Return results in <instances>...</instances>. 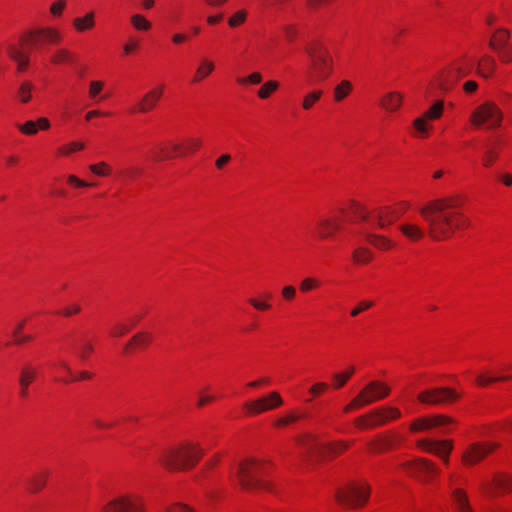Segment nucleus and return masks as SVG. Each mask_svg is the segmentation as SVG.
I'll use <instances>...</instances> for the list:
<instances>
[{
	"label": "nucleus",
	"mask_w": 512,
	"mask_h": 512,
	"mask_svg": "<svg viewBox=\"0 0 512 512\" xmlns=\"http://www.w3.org/2000/svg\"><path fill=\"white\" fill-rule=\"evenodd\" d=\"M321 95H322L321 90H316V91H312V92L308 93L303 99L302 107L305 110L311 109L312 106L314 105V103L320 99Z\"/></svg>",
	"instance_id": "44"
},
{
	"label": "nucleus",
	"mask_w": 512,
	"mask_h": 512,
	"mask_svg": "<svg viewBox=\"0 0 512 512\" xmlns=\"http://www.w3.org/2000/svg\"><path fill=\"white\" fill-rule=\"evenodd\" d=\"M6 51L9 57L16 63L17 70L19 72L25 71L29 66L30 56L29 52L24 50L23 43L20 42L19 44H8Z\"/></svg>",
	"instance_id": "18"
},
{
	"label": "nucleus",
	"mask_w": 512,
	"mask_h": 512,
	"mask_svg": "<svg viewBox=\"0 0 512 512\" xmlns=\"http://www.w3.org/2000/svg\"><path fill=\"white\" fill-rule=\"evenodd\" d=\"M501 61L509 63L512 61V45L504 47L497 51Z\"/></svg>",
	"instance_id": "58"
},
{
	"label": "nucleus",
	"mask_w": 512,
	"mask_h": 512,
	"mask_svg": "<svg viewBox=\"0 0 512 512\" xmlns=\"http://www.w3.org/2000/svg\"><path fill=\"white\" fill-rule=\"evenodd\" d=\"M74 59L73 54L67 49H59L56 50L53 56L51 57V62L55 64L60 63H71Z\"/></svg>",
	"instance_id": "40"
},
{
	"label": "nucleus",
	"mask_w": 512,
	"mask_h": 512,
	"mask_svg": "<svg viewBox=\"0 0 512 512\" xmlns=\"http://www.w3.org/2000/svg\"><path fill=\"white\" fill-rule=\"evenodd\" d=\"M283 404V399L278 392H270L256 400L244 404V409L249 415H259L265 411L275 409Z\"/></svg>",
	"instance_id": "11"
},
{
	"label": "nucleus",
	"mask_w": 512,
	"mask_h": 512,
	"mask_svg": "<svg viewBox=\"0 0 512 512\" xmlns=\"http://www.w3.org/2000/svg\"><path fill=\"white\" fill-rule=\"evenodd\" d=\"M503 114L492 102H485L478 106L471 115L470 121L476 127L486 124L488 128H496L501 125Z\"/></svg>",
	"instance_id": "7"
},
{
	"label": "nucleus",
	"mask_w": 512,
	"mask_h": 512,
	"mask_svg": "<svg viewBox=\"0 0 512 512\" xmlns=\"http://www.w3.org/2000/svg\"><path fill=\"white\" fill-rule=\"evenodd\" d=\"M403 467L408 474L421 477L423 480H427L430 475L438 473L434 464L426 459L408 461L403 464Z\"/></svg>",
	"instance_id": "12"
},
{
	"label": "nucleus",
	"mask_w": 512,
	"mask_h": 512,
	"mask_svg": "<svg viewBox=\"0 0 512 512\" xmlns=\"http://www.w3.org/2000/svg\"><path fill=\"white\" fill-rule=\"evenodd\" d=\"M246 15H247V12L245 10H240L237 13H235L228 20L230 27H236V26L242 24L246 19Z\"/></svg>",
	"instance_id": "56"
},
{
	"label": "nucleus",
	"mask_w": 512,
	"mask_h": 512,
	"mask_svg": "<svg viewBox=\"0 0 512 512\" xmlns=\"http://www.w3.org/2000/svg\"><path fill=\"white\" fill-rule=\"evenodd\" d=\"M496 490L507 492L512 490V478L506 475H499L494 479Z\"/></svg>",
	"instance_id": "41"
},
{
	"label": "nucleus",
	"mask_w": 512,
	"mask_h": 512,
	"mask_svg": "<svg viewBox=\"0 0 512 512\" xmlns=\"http://www.w3.org/2000/svg\"><path fill=\"white\" fill-rule=\"evenodd\" d=\"M365 239L375 248L380 250H388L394 246V243L387 237L382 235H377L374 233H365Z\"/></svg>",
	"instance_id": "25"
},
{
	"label": "nucleus",
	"mask_w": 512,
	"mask_h": 512,
	"mask_svg": "<svg viewBox=\"0 0 512 512\" xmlns=\"http://www.w3.org/2000/svg\"><path fill=\"white\" fill-rule=\"evenodd\" d=\"M496 63L490 56H484L481 62L478 64L479 72L488 77L495 69Z\"/></svg>",
	"instance_id": "39"
},
{
	"label": "nucleus",
	"mask_w": 512,
	"mask_h": 512,
	"mask_svg": "<svg viewBox=\"0 0 512 512\" xmlns=\"http://www.w3.org/2000/svg\"><path fill=\"white\" fill-rule=\"evenodd\" d=\"M443 101L439 100L437 101L433 106H431L422 116L414 119L413 126L417 130V132L421 136H426L428 127H427V121L428 120H435L441 117L443 112Z\"/></svg>",
	"instance_id": "13"
},
{
	"label": "nucleus",
	"mask_w": 512,
	"mask_h": 512,
	"mask_svg": "<svg viewBox=\"0 0 512 512\" xmlns=\"http://www.w3.org/2000/svg\"><path fill=\"white\" fill-rule=\"evenodd\" d=\"M429 418L430 428L446 426L453 423V419L445 415H434Z\"/></svg>",
	"instance_id": "45"
},
{
	"label": "nucleus",
	"mask_w": 512,
	"mask_h": 512,
	"mask_svg": "<svg viewBox=\"0 0 512 512\" xmlns=\"http://www.w3.org/2000/svg\"><path fill=\"white\" fill-rule=\"evenodd\" d=\"M401 217V212L391 206L382 207L373 212L375 226L384 229Z\"/></svg>",
	"instance_id": "17"
},
{
	"label": "nucleus",
	"mask_w": 512,
	"mask_h": 512,
	"mask_svg": "<svg viewBox=\"0 0 512 512\" xmlns=\"http://www.w3.org/2000/svg\"><path fill=\"white\" fill-rule=\"evenodd\" d=\"M102 512H145L143 499L136 494H120L103 506Z\"/></svg>",
	"instance_id": "8"
},
{
	"label": "nucleus",
	"mask_w": 512,
	"mask_h": 512,
	"mask_svg": "<svg viewBox=\"0 0 512 512\" xmlns=\"http://www.w3.org/2000/svg\"><path fill=\"white\" fill-rule=\"evenodd\" d=\"M132 27L137 31L146 32L151 29V22L141 14H133L130 17Z\"/></svg>",
	"instance_id": "33"
},
{
	"label": "nucleus",
	"mask_w": 512,
	"mask_h": 512,
	"mask_svg": "<svg viewBox=\"0 0 512 512\" xmlns=\"http://www.w3.org/2000/svg\"><path fill=\"white\" fill-rule=\"evenodd\" d=\"M353 211L355 215L362 221H370L372 224L375 225V220L373 217V212L369 213L364 207L361 205H355L353 208Z\"/></svg>",
	"instance_id": "50"
},
{
	"label": "nucleus",
	"mask_w": 512,
	"mask_h": 512,
	"mask_svg": "<svg viewBox=\"0 0 512 512\" xmlns=\"http://www.w3.org/2000/svg\"><path fill=\"white\" fill-rule=\"evenodd\" d=\"M511 377L510 376H501V377H487V376H484V375H479L477 378H476V382L479 386H487L493 382H496V381H504V380H508L510 379Z\"/></svg>",
	"instance_id": "53"
},
{
	"label": "nucleus",
	"mask_w": 512,
	"mask_h": 512,
	"mask_svg": "<svg viewBox=\"0 0 512 512\" xmlns=\"http://www.w3.org/2000/svg\"><path fill=\"white\" fill-rule=\"evenodd\" d=\"M355 425L361 429L374 428L380 425L378 418L372 416V411L355 419Z\"/></svg>",
	"instance_id": "30"
},
{
	"label": "nucleus",
	"mask_w": 512,
	"mask_h": 512,
	"mask_svg": "<svg viewBox=\"0 0 512 512\" xmlns=\"http://www.w3.org/2000/svg\"><path fill=\"white\" fill-rule=\"evenodd\" d=\"M428 429H431L428 417L418 418L410 425V430L413 432L424 431Z\"/></svg>",
	"instance_id": "49"
},
{
	"label": "nucleus",
	"mask_w": 512,
	"mask_h": 512,
	"mask_svg": "<svg viewBox=\"0 0 512 512\" xmlns=\"http://www.w3.org/2000/svg\"><path fill=\"white\" fill-rule=\"evenodd\" d=\"M372 305H373V302H371V301H368V300L361 301L358 303V305L356 307H354L351 310L350 314H351V316L355 317L358 314H360L362 311L369 309Z\"/></svg>",
	"instance_id": "59"
},
{
	"label": "nucleus",
	"mask_w": 512,
	"mask_h": 512,
	"mask_svg": "<svg viewBox=\"0 0 512 512\" xmlns=\"http://www.w3.org/2000/svg\"><path fill=\"white\" fill-rule=\"evenodd\" d=\"M89 170L100 177H106L111 173V167L104 161L98 162L96 164H91L89 166Z\"/></svg>",
	"instance_id": "43"
},
{
	"label": "nucleus",
	"mask_w": 512,
	"mask_h": 512,
	"mask_svg": "<svg viewBox=\"0 0 512 512\" xmlns=\"http://www.w3.org/2000/svg\"><path fill=\"white\" fill-rule=\"evenodd\" d=\"M460 398V395L449 387H432L418 394V400L427 405H444Z\"/></svg>",
	"instance_id": "9"
},
{
	"label": "nucleus",
	"mask_w": 512,
	"mask_h": 512,
	"mask_svg": "<svg viewBox=\"0 0 512 512\" xmlns=\"http://www.w3.org/2000/svg\"><path fill=\"white\" fill-rule=\"evenodd\" d=\"M402 102V95L398 92L386 94L381 100V105L388 111H396Z\"/></svg>",
	"instance_id": "28"
},
{
	"label": "nucleus",
	"mask_w": 512,
	"mask_h": 512,
	"mask_svg": "<svg viewBox=\"0 0 512 512\" xmlns=\"http://www.w3.org/2000/svg\"><path fill=\"white\" fill-rule=\"evenodd\" d=\"M201 146V140L200 139H197V138H189L187 139L186 141V146L185 148L182 150L181 149V146L178 145V144H174L172 145V150L175 152V153H178L179 156H184L186 155V153L188 152H193L195 151L197 148H199Z\"/></svg>",
	"instance_id": "31"
},
{
	"label": "nucleus",
	"mask_w": 512,
	"mask_h": 512,
	"mask_svg": "<svg viewBox=\"0 0 512 512\" xmlns=\"http://www.w3.org/2000/svg\"><path fill=\"white\" fill-rule=\"evenodd\" d=\"M95 14L94 12H88L83 17H77L73 20V25L78 32H84L91 29L95 25Z\"/></svg>",
	"instance_id": "27"
},
{
	"label": "nucleus",
	"mask_w": 512,
	"mask_h": 512,
	"mask_svg": "<svg viewBox=\"0 0 512 512\" xmlns=\"http://www.w3.org/2000/svg\"><path fill=\"white\" fill-rule=\"evenodd\" d=\"M163 91V85H159L154 89L150 90L149 92H147L142 97L138 105L131 109V113H147L148 111L152 110L156 106L157 102L161 99Z\"/></svg>",
	"instance_id": "15"
},
{
	"label": "nucleus",
	"mask_w": 512,
	"mask_h": 512,
	"mask_svg": "<svg viewBox=\"0 0 512 512\" xmlns=\"http://www.w3.org/2000/svg\"><path fill=\"white\" fill-rule=\"evenodd\" d=\"M305 416L304 413L298 411V410H292L286 413L285 415L279 417L275 420L274 426L275 427H287L292 423L297 422L298 420L302 419Z\"/></svg>",
	"instance_id": "26"
},
{
	"label": "nucleus",
	"mask_w": 512,
	"mask_h": 512,
	"mask_svg": "<svg viewBox=\"0 0 512 512\" xmlns=\"http://www.w3.org/2000/svg\"><path fill=\"white\" fill-rule=\"evenodd\" d=\"M354 262L358 264H366L373 258V253L366 247H358L352 254Z\"/></svg>",
	"instance_id": "36"
},
{
	"label": "nucleus",
	"mask_w": 512,
	"mask_h": 512,
	"mask_svg": "<svg viewBox=\"0 0 512 512\" xmlns=\"http://www.w3.org/2000/svg\"><path fill=\"white\" fill-rule=\"evenodd\" d=\"M84 148V144L81 142H71L68 145L62 146L58 149L59 153L63 155H69L70 153L82 150Z\"/></svg>",
	"instance_id": "55"
},
{
	"label": "nucleus",
	"mask_w": 512,
	"mask_h": 512,
	"mask_svg": "<svg viewBox=\"0 0 512 512\" xmlns=\"http://www.w3.org/2000/svg\"><path fill=\"white\" fill-rule=\"evenodd\" d=\"M36 376L37 369L31 364L26 363L21 367L18 382L20 386L19 395L22 398L28 397V388L30 384L35 380Z\"/></svg>",
	"instance_id": "20"
},
{
	"label": "nucleus",
	"mask_w": 512,
	"mask_h": 512,
	"mask_svg": "<svg viewBox=\"0 0 512 512\" xmlns=\"http://www.w3.org/2000/svg\"><path fill=\"white\" fill-rule=\"evenodd\" d=\"M370 488L365 483H350L336 494L338 503L347 508H357L368 500Z\"/></svg>",
	"instance_id": "6"
},
{
	"label": "nucleus",
	"mask_w": 512,
	"mask_h": 512,
	"mask_svg": "<svg viewBox=\"0 0 512 512\" xmlns=\"http://www.w3.org/2000/svg\"><path fill=\"white\" fill-rule=\"evenodd\" d=\"M248 302L252 307L260 311L268 310L271 307V305L267 301H261L255 298H250Z\"/></svg>",
	"instance_id": "60"
},
{
	"label": "nucleus",
	"mask_w": 512,
	"mask_h": 512,
	"mask_svg": "<svg viewBox=\"0 0 512 512\" xmlns=\"http://www.w3.org/2000/svg\"><path fill=\"white\" fill-rule=\"evenodd\" d=\"M305 51L311 62L309 82L313 84L326 80L333 72V59L329 51L320 44L309 45Z\"/></svg>",
	"instance_id": "3"
},
{
	"label": "nucleus",
	"mask_w": 512,
	"mask_h": 512,
	"mask_svg": "<svg viewBox=\"0 0 512 512\" xmlns=\"http://www.w3.org/2000/svg\"><path fill=\"white\" fill-rule=\"evenodd\" d=\"M260 463L256 460H245L238 464L236 478L241 487L252 491L255 489L271 490L267 482L259 478Z\"/></svg>",
	"instance_id": "5"
},
{
	"label": "nucleus",
	"mask_w": 512,
	"mask_h": 512,
	"mask_svg": "<svg viewBox=\"0 0 512 512\" xmlns=\"http://www.w3.org/2000/svg\"><path fill=\"white\" fill-rule=\"evenodd\" d=\"M279 87V83L275 80L265 82L258 90L257 95L260 99H267Z\"/></svg>",
	"instance_id": "38"
},
{
	"label": "nucleus",
	"mask_w": 512,
	"mask_h": 512,
	"mask_svg": "<svg viewBox=\"0 0 512 512\" xmlns=\"http://www.w3.org/2000/svg\"><path fill=\"white\" fill-rule=\"evenodd\" d=\"M34 86L29 81H24L20 84L17 96L21 102L27 103L31 99V93Z\"/></svg>",
	"instance_id": "42"
},
{
	"label": "nucleus",
	"mask_w": 512,
	"mask_h": 512,
	"mask_svg": "<svg viewBox=\"0 0 512 512\" xmlns=\"http://www.w3.org/2000/svg\"><path fill=\"white\" fill-rule=\"evenodd\" d=\"M372 416H376L378 418V422H380V425H383L387 422L400 418L401 412L396 407L386 406L372 410Z\"/></svg>",
	"instance_id": "23"
},
{
	"label": "nucleus",
	"mask_w": 512,
	"mask_h": 512,
	"mask_svg": "<svg viewBox=\"0 0 512 512\" xmlns=\"http://www.w3.org/2000/svg\"><path fill=\"white\" fill-rule=\"evenodd\" d=\"M151 341V336L146 332H139L135 334L131 342H133L138 347H145L147 346Z\"/></svg>",
	"instance_id": "52"
},
{
	"label": "nucleus",
	"mask_w": 512,
	"mask_h": 512,
	"mask_svg": "<svg viewBox=\"0 0 512 512\" xmlns=\"http://www.w3.org/2000/svg\"><path fill=\"white\" fill-rule=\"evenodd\" d=\"M48 472H41L36 474L29 480V490L32 493L39 492L46 484Z\"/></svg>",
	"instance_id": "34"
},
{
	"label": "nucleus",
	"mask_w": 512,
	"mask_h": 512,
	"mask_svg": "<svg viewBox=\"0 0 512 512\" xmlns=\"http://www.w3.org/2000/svg\"><path fill=\"white\" fill-rule=\"evenodd\" d=\"M16 126L21 133L28 136H32L38 131L37 123L32 120L27 121L24 124H17Z\"/></svg>",
	"instance_id": "47"
},
{
	"label": "nucleus",
	"mask_w": 512,
	"mask_h": 512,
	"mask_svg": "<svg viewBox=\"0 0 512 512\" xmlns=\"http://www.w3.org/2000/svg\"><path fill=\"white\" fill-rule=\"evenodd\" d=\"M353 373V368H350V370L346 374H335L334 379L336 381V387H342L346 381L350 378V376Z\"/></svg>",
	"instance_id": "62"
},
{
	"label": "nucleus",
	"mask_w": 512,
	"mask_h": 512,
	"mask_svg": "<svg viewBox=\"0 0 512 512\" xmlns=\"http://www.w3.org/2000/svg\"><path fill=\"white\" fill-rule=\"evenodd\" d=\"M468 74V70L461 72L460 65H452L441 71L437 78V85L442 90H448L456 81Z\"/></svg>",
	"instance_id": "16"
},
{
	"label": "nucleus",
	"mask_w": 512,
	"mask_h": 512,
	"mask_svg": "<svg viewBox=\"0 0 512 512\" xmlns=\"http://www.w3.org/2000/svg\"><path fill=\"white\" fill-rule=\"evenodd\" d=\"M352 90V84L348 80H342L335 88H334V100L337 102L342 101Z\"/></svg>",
	"instance_id": "35"
},
{
	"label": "nucleus",
	"mask_w": 512,
	"mask_h": 512,
	"mask_svg": "<svg viewBox=\"0 0 512 512\" xmlns=\"http://www.w3.org/2000/svg\"><path fill=\"white\" fill-rule=\"evenodd\" d=\"M453 497L457 507V512H472L468 505L467 498L461 490H455L453 492Z\"/></svg>",
	"instance_id": "37"
},
{
	"label": "nucleus",
	"mask_w": 512,
	"mask_h": 512,
	"mask_svg": "<svg viewBox=\"0 0 512 512\" xmlns=\"http://www.w3.org/2000/svg\"><path fill=\"white\" fill-rule=\"evenodd\" d=\"M496 448L493 443H474L470 445L463 454V461L466 464L473 465L486 457Z\"/></svg>",
	"instance_id": "14"
},
{
	"label": "nucleus",
	"mask_w": 512,
	"mask_h": 512,
	"mask_svg": "<svg viewBox=\"0 0 512 512\" xmlns=\"http://www.w3.org/2000/svg\"><path fill=\"white\" fill-rule=\"evenodd\" d=\"M166 512H195L191 507L184 504H174L166 509Z\"/></svg>",
	"instance_id": "64"
},
{
	"label": "nucleus",
	"mask_w": 512,
	"mask_h": 512,
	"mask_svg": "<svg viewBox=\"0 0 512 512\" xmlns=\"http://www.w3.org/2000/svg\"><path fill=\"white\" fill-rule=\"evenodd\" d=\"M389 393L390 387L387 384L380 381H371L343 408V411L348 413L354 409L369 405L387 397Z\"/></svg>",
	"instance_id": "4"
},
{
	"label": "nucleus",
	"mask_w": 512,
	"mask_h": 512,
	"mask_svg": "<svg viewBox=\"0 0 512 512\" xmlns=\"http://www.w3.org/2000/svg\"><path fill=\"white\" fill-rule=\"evenodd\" d=\"M459 206L458 196L434 199L419 208V214L427 223L426 230L413 222L402 223L398 228L413 242L423 239L426 233L435 241L448 239L454 230L469 226L468 218L456 210Z\"/></svg>",
	"instance_id": "1"
},
{
	"label": "nucleus",
	"mask_w": 512,
	"mask_h": 512,
	"mask_svg": "<svg viewBox=\"0 0 512 512\" xmlns=\"http://www.w3.org/2000/svg\"><path fill=\"white\" fill-rule=\"evenodd\" d=\"M298 443L305 447L307 456H326V455H336L346 449V445L344 443L338 444H330V445H322L317 443L311 434H303V436L297 439Z\"/></svg>",
	"instance_id": "10"
},
{
	"label": "nucleus",
	"mask_w": 512,
	"mask_h": 512,
	"mask_svg": "<svg viewBox=\"0 0 512 512\" xmlns=\"http://www.w3.org/2000/svg\"><path fill=\"white\" fill-rule=\"evenodd\" d=\"M419 446L424 448L426 451L434 453L441 457L445 463L448 462V456L451 452L453 445L451 441L443 440V441H430V440H421L419 441Z\"/></svg>",
	"instance_id": "19"
},
{
	"label": "nucleus",
	"mask_w": 512,
	"mask_h": 512,
	"mask_svg": "<svg viewBox=\"0 0 512 512\" xmlns=\"http://www.w3.org/2000/svg\"><path fill=\"white\" fill-rule=\"evenodd\" d=\"M509 38H510V33L507 29H499L497 30L496 34L492 36L490 42H489V46L498 51L504 47H507L509 46Z\"/></svg>",
	"instance_id": "24"
},
{
	"label": "nucleus",
	"mask_w": 512,
	"mask_h": 512,
	"mask_svg": "<svg viewBox=\"0 0 512 512\" xmlns=\"http://www.w3.org/2000/svg\"><path fill=\"white\" fill-rule=\"evenodd\" d=\"M214 63L208 59H202L199 67L197 68L193 82H200L206 78L213 70Z\"/></svg>",
	"instance_id": "29"
},
{
	"label": "nucleus",
	"mask_w": 512,
	"mask_h": 512,
	"mask_svg": "<svg viewBox=\"0 0 512 512\" xmlns=\"http://www.w3.org/2000/svg\"><path fill=\"white\" fill-rule=\"evenodd\" d=\"M281 295L285 300L291 301L296 295V289L292 285L284 286L281 290Z\"/></svg>",
	"instance_id": "61"
},
{
	"label": "nucleus",
	"mask_w": 512,
	"mask_h": 512,
	"mask_svg": "<svg viewBox=\"0 0 512 512\" xmlns=\"http://www.w3.org/2000/svg\"><path fill=\"white\" fill-rule=\"evenodd\" d=\"M93 351V346L90 342L81 340L79 342V348L77 350V356L81 360H86L89 356V354Z\"/></svg>",
	"instance_id": "46"
},
{
	"label": "nucleus",
	"mask_w": 512,
	"mask_h": 512,
	"mask_svg": "<svg viewBox=\"0 0 512 512\" xmlns=\"http://www.w3.org/2000/svg\"><path fill=\"white\" fill-rule=\"evenodd\" d=\"M65 5H66L65 0H58V1L54 2L50 7L51 14H53L54 16L61 15Z\"/></svg>",
	"instance_id": "63"
},
{
	"label": "nucleus",
	"mask_w": 512,
	"mask_h": 512,
	"mask_svg": "<svg viewBox=\"0 0 512 512\" xmlns=\"http://www.w3.org/2000/svg\"><path fill=\"white\" fill-rule=\"evenodd\" d=\"M498 158V151L495 144H486L485 151L482 157V164L484 167H491Z\"/></svg>",
	"instance_id": "32"
},
{
	"label": "nucleus",
	"mask_w": 512,
	"mask_h": 512,
	"mask_svg": "<svg viewBox=\"0 0 512 512\" xmlns=\"http://www.w3.org/2000/svg\"><path fill=\"white\" fill-rule=\"evenodd\" d=\"M35 45L40 47L45 43H58L61 40L60 33L53 28H41L30 33Z\"/></svg>",
	"instance_id": "21"
},
{
	"label": "nucleus",
	"mask_w": 512,
	"mask_h": 512,
	"mask_svg": "<svg viewBox=\"0 0 512 512\" xmlns=\"http://www.w3.org/2000/svg\"><path fill=\"white\" fill-rule=\"evenodd\" d=\"M391 447L390 440L386 438L378 439L370 444V450L375 453H380Z\"/></svg>",
	"instance_id": "48"
},
{
	"label": "nucleus",
	"mask_w": 512,
	"mask_h": 512,
	"mask_svg": "<svg viewBox=\"0 0 512 512\" xmlns=\"http://www.w3.org/2000/svg\"><path fill=\"white\" fill-rule=\"evenodd\" d=\"M317 235L321 239L333 236L334 232L341 229V224L336 218H321L316 223Z\"/></svg>",
	"instance_id": "22"
},
{
	"label": "nucleus",
	"mask_w": 512,
	"mask_h": 512,
	"mask_svg": "<svg viewBox=\"0 0 512 512\" xmlns=\"http://www.w3.org/2000/svg\"><path fill=\"white\" fill-rule=\"evenodd\" d=\"M320 282L312 277H306L304 278L299 285V289L301 292H308L314 288L319 287Z\"/></svg>",
	"instance_id": "51"
},
{
	"label": "nucleus",
	"mask_w": 512,
	"mask_h": 512,
	"mask_svg": "<svg viewBox=\"0 0 512 512\" xmlns=\"http://www.w3.org/2000/svg\"><path fill=\"white\" fill-rule=\"evenodd\" d=\"M203 454L204 451L198 444L183 442L164 450L159 461L168 469L187 470L194 467Z\"/></svg>",
	"instance_id": "2"
},
{
	"label": "nucleus",
	"mask_w": 512,
	"mask_h": 512,
	"mask_svg": "<svg viewBox=\"0 0 512 512\" xmlns=\"http://www.w3.org/2000/svg\"><path fill=\"white\" fill-rule=\"evenodd\" d=\"M138 48H139V41L134 37H130L128 39V41L126 43H124L122 46L123 53L126 56L131 55Z\"/></svg>",
	"instance_id": "54"
},
{
	"label": "nucleus",
	"mask_w": 512,
	"mask_h": 512,
	"mask_svg": "<svg viewBox=\"0 0 512 512\" xmlns=\"http://www.w3.org/2000/svg\"><path fill=\"white\" fill-rule=\"evenodd\" d=\"M238 82L240 84H246V83L259 84L262 82V75L258 72H253L246 78L238 79Z\"/></svg>",
	"instance_id": "57"
}]
</instances>
